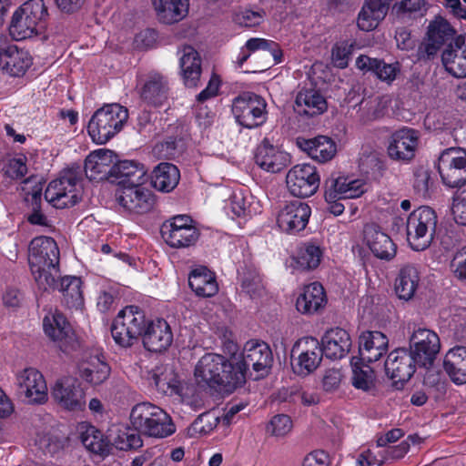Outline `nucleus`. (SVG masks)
<instances>
[{
	"instance_id": "f257e3e1",
	"label": "nucleus",
	"mask_w": 466,
	"mask_h": 466,
	"mask_svg": "<svg viewBox=\"0 0 466 466\" xmlns=\"http://www.w3.org/2000/svg\"><path fill=\"white\" fill-rule=\"evenodd\" d=\"M194 376L199 386L233 392L244 384L239 368H236L233 353L227 358L218 353H206L197 362Z\"/></svg>"
},
{
	"instance_id": "f03ea898",
	"label": "nucleus",
	"mask_w": 466,
	"mask_h": 466,
	"mask_svg": "<svg viewBox=\"0 0 466 466\" xmlns=\"http://www.w3.org/2000/svg\"><path fill=\"white\" fill-rule=\"evenodd\" d=\"M60 253L56 242L50 237L33 238L28 247V263L39 289L47 291L60 278Z\"/></svg>"
},
{
	"instance_id": "7ed1b4c3",
	"label": "nucleus",
	"mask_w": 466,
	"mask_h": 466,
	"mask_svg": "<svg viewBox=\"0 0 466 466\" xmlns=\"http://www.w3.org/2000/svg\"><path fill=\"white\" fill-rule=\"evenodd\" d=\"M47 16L44 0H28L13 14L10 35L16 41L41 35L46 29Z\"/></svg>"
},
{
	"instance_id": "20e7f679",
	"label": "nucleus",
	"mask_w": 466,
	"mask_h": 466,
	"mask_svg": "<svg viewBox=\"0 0 466 466\" xmlns=\"http://www.w3.org/2000/svg\"><path fill=\"white\" fill-rule=\"evenodd\" d=\"M133 429L147 437L166 438L173 434L176 427L170 416L149 402L135 405L130 412Z\"/></svg>"
},
{
	"instance_id": "39448f33",
	"label": "nucleus",
	"mask_w": 466,
	"mask_h": 466,
	"mask_svg": "<svg viewBox=\"0 0 466 466\" xmlns=\"http://www.w3.org/2000/svg\"><path fill=\"white\" fill-rule=\"evenodd\" d=\"M128 118L127 109L119 104H109L97 109L88 122L87 132L92 140L106 144L124 127Z\"/></svg>"
},
{
	"instance_id": "423d86ee",
	"label": "nucleus",
	"mask_w": 466,
	"mask_h": 466,
	"mask_svg": "<svg viewBox=\"0 0 466 466\" xmlns=\"http://www.w3.org/2000/svg\"><path fill=\"white\" fill-rule=\"evenodd\" d=\"M81 178L79 167L65 169L60 177L51 181L46 191L45 198L56 208L75 206L80 199L77 185Z\"/></svg>"
},
{
	"instance_id": "0eeeda50",
	"label": "nucleus",
	"mask_w": 466,
	"mask_h": 466,
	"mask_svg": "<svg viewBox=\"0 0 466 466\" xmlns=\"http://www.w3.org/2000/svg\"><path fill=\"white\" fill-rule=\"evenodd\" d=\"M437 225L435 211L430 207H420L412 211L406 223L407 239L414 250H424L431 243Z\"/></svg>"
},
{
	"instance_id": "6e6552de",
	"label": "nucleus",
	"mask_w": 466,
	"mask_h": 466,
	"mask_svg": "<svg viewBox=\"0 0 466 466\" xmlns=\"http://www.w3.org/2000/svg\"><path fill=\"white\" fill-rule=\"evenodd\" d=\"M236 368H239L246 381L249 367L257 373L255 379L268 375L273 364V354L269 346L264 341L248 340L240 354L233 353Z\"/></svg>"
},
{
	"instance_id": "1a4fd4ad",
	"label": "nucleus",
	"mask_w": 466,
	"mask_h": 466,
	"mask_svg": "<svg viewBox=\"0 0 466 466\" xmlns=\"http://www.w3.org/2000/svg\"><path fill=\"white\" fill-rule=\"evenodd\" d=\"M144 329V312L137 306H128L120 310L114 319L111 334L116 344L127 348L142 335Z\"/></svg>"
},
{
	"instance_id": "9d476101",
	"label": "nucleus",
	"mask_w": 466,
	"mask_h": 466,
	"mask_svg": "<svg viewBox=\"0 0 466 466\" xmlns=\"http://www.w3.org/2000/svg\"><path fill=\"white\" fill-rule=\"evenodd\" d=\"M144 329V312L137 306H128L120 310L114 319L111 334L116 344L127 348L142 335Z\"/></svg>"
},
{
	"instance_id": "9b49d317",
	"label": "nucleus",
	"mask_w": 466,
	"mask_h": 466,
	"mask_svg": "<svg viewBox=\"0 0 466 466\" xmlns=\"http://www.w3.org/2000/svg\"><path fill=\"white\" fill-rule=\"evenodd\" d=\"M43 328L46 335L66 355L72 356L80 350V341L62 313L56 311L46 316Z\"/></svg>"
},
{
	"instance_id": "f8f14e48",
	"label": "nucleus",
	"mask_w": 466,
	"mask_h": 466,
	"mask_svg": "<svg viewBox=\"0 0 466 466\" xmlns=\"http://www.w3.org/2000/svg\"><path fill=\"white\" fill-rule=\"evenodd\" d=\"M266 107L267 103L262 96L245 92L234 99L232 113L240 126L251 129L266 122Z\"/></svg>"
},
{
	"instance_id": "ddd939ff",
	"label": "nucleus",
	"mask_w": 466,
	"mask_h": 466,
	"mask_svg": "<svg viewBox=\"0 0 466 466\" xmlns=\"http://www.w3.org/2000/svg\"><path fill=\"white\" fill-rule=\"evenodd\" d=\"M409 342V351L417 361V365L430 370L441 349L440 338L437 333L414 325Z\"/></svg>"
},
{
	"instance_id": "4468645a",
	"label": "nucleus",
	"mask_w": 466,
	"mask_h": 466,
	"mask_svg": "<svg viewBox=\"0 0 466 466\" xmlns=\"http://www.w3.org/2000/svg\"><path fill=\"white\" fill-rule=\"evenodd\" d=\"M438 172L443 184L449 187H461L466 183V151L450 147L438 158Z\"/></svg>"
},
{
	"instance_id": "2eb2a0df",
	"label": "nucleus",
	"mask_w": 466,
	"mask_h": 466,
	"mask_svg": "<svg viewBox=\"0 0 466 466\" xmlns=\"http://www.w3.org/2000/svg\"><path fill=\"white\" fill-rule=\"evenodd\" d=\"M160 232L166 243L176 248L190 247L199 237L192 218L187 215L175 216L166 220L161 226Z\"/></svg>"
},
{
	"instance_id": "dca6fc26",
	"label": "nucleus",
	"mask_w": 466,
	"mask_h": 466,
	"mask_svg": "<svg viewBox=\"0 0 466 466\" xmlns=\"http://www.w3.org/2000/svg\"><path fill=\"white\" fill-rule=\"evenodd\" d=\"M286 183L291 195L305 198L317 192L320 183V177L316 167L312 165H296L288 172Z\"/></svg>"
},
{
	"instance_id": "f3484780",
	"label": "nucleus",
	"mask_w": 466,
	"mask_h": 466,
	"mask_svg": "<svg viewBox=\"0 0 466 466\" xmlns=\"http://www.w3.org/2000/svg\"><path fill=\"white\" fill-rule=\"evenodd\" d=\"M427 37L419 47L420 57L430 59L441 47L457 36L456 30L443 17L436 16L427 27Z\"/></svg>"
},
{
	"instance_id": "a211bd4d",
	"label": "nucleus",
	"mask_w": 466,
	"mask_h": 466,
	"mask_svg": "<svg viewBox=\"0 0 466 466\" xmlns=\"http://www.w3.org/2000/svg\"><path fill=\"white\" fill-rule=\"evenodd\" d=\"M54 400L68 410H83L86 407V393L77 379L63 377L58 379L51 390Z\"/></svg>"
},
{
	"instance_id": "6ab92c4d",
	"label": "nucleus",
	"mask_w": 466,
	"mask_h": 466,
	"mask_svg": "<svg viewBox=\"0 0 466 466\" xmlns=\"http://www.w3.org/2000/svg\"><path fill=\"white\" fill-rule=\"evenodd\" d=\"M291 354L292 356L298 355L297 362L293 365L295 373L303 376L315 370L324 355L320 343L313 337H304L299 339L294 344Z\"/></svg>"
},
{
	"instance_id": "aec40b11",
	"label": "nucleus",
	"mask_w": 466,
	"mask_h": 466,
	"mask_svg": "<svg viewBox=\"0 0 466 466\" xmlns=\"http://www.w3.org/2000/svg\"><path fill=\"white\" fill-rule=\"evenodd\" d=\"M116 198L125 210L135 214L151 211L156 203L153 192L142 185L119 187Z\"/></svg>"
},
{
	"instance_id": "412c9836",
	"label": "nucleus",
	"mask_w": 466,
	"mask_h": 466,
	"mask_svg": "<svg viewBox=\"0 0 466 466\" xmlns=\"http://www.w3.org/2000/svg\"><path fill=\"white\" fill-rule=\"evenodd\" d=\"M18 393L28 403H44L47 400V386L44 376L35 369H25L16 376Z\"/></svg>"
},
{
	"instance_id": "4be33fe9",
	"label": "nucleus",
	"mask_w": 466,
	"mask_h": 466,
	"mask_svg": "<svg viewBox=\"0 0 466 466\" xmlns=\"http://www.w3.org/2000/svg\"><path fill=\"white\" fill-rule=\"evenodd\" d=\"M417 361L407 349H396L391 351L385 361L387 376L394 381L403 384L416 370Z\"/></svg>"
},
{
	"instance_id": "5701e85b",
	"label": "nucleus",
	"mask_w": 466,
	"mask_h": 466,
	"mask_svg": "<svg viewBox=\"0 0 466 466\" xmlns=\"http://www.w3.org/2000/svg\"><path fill=\"white\" fill-rule=\"evenodd\" d=\"M310 214L311 209L307 203L294 200L280 209L278 215V225L288 233H297L306 228Z\"/></svg>"
},
{
	"instance_id": "b1692460",
	"label": "nucleus",
	"mask_w": 466,
	"mask_h": 466,
	"mask_svg": "<svg viewBox=\"0 0 466 466\" xmlns=\"http://www.w3.org/2000/svg\"><path fill=\"white\" fill-rule=\"evenodd\" d=\"M417 131L403 127L392 133L387 147L389 157L393 160H410L418 146Z\"/></svg>"
},
{
	"instance_id": "393cba45",
	"label": "nucleus",
	"mask_w": 466,
	"mask_h": 466,
	"mask_svg": "<svg viewBox=\"0 0 466 466\" xmlns=\"http://www.w3.org/2000/svg\"><path fill=\"white\" fill-rule=\"evenodd\" d=\"M143 344L149 351H162L172 343L173 334L167 322L163 319H157L147 322L142 333Z\"/></svg>"
},
{
	"instance_id": "a878e982",
	"label": "nucleus",
	"mask_w": 466,
	"mask_h": 466,
	"mask_svg": "<svg viewBox=\"0 0 466 466\" xmlns=\"http://www.w3.org/2000/svg\"><path fill=\"white\" fill-rule=\"evenodd\" d=\"M445 69L457 78L466 77V34L459 35L441 55Z\"/></svg>"
},
{
	"instance_id": "bb28decb",
	"label": "nucleus",
	"mask_w": 466,
	"mask_h": 466,
	"mask_svg": "<svg viewBox=\"0 0 466 466\" xmlns=\"http://www.w3.org/2000/svg\"><path fill=\"white\" fill-rule=\"evenodd\" d=\"M114 152L109 149H99L90 153L85 161V172L89 180L100 181L113 177L115 167Z\"/></svg>"
},
{
	"instance_id": "cd10ccee",
	"label": "nucleus",
	"mask_w": 466,
	"mask_h": 466,
	"mask_svg": "<svg viewBox=\"0 0 466 466\" xmlns=\"http://www.w3.org/2000/svg\"><path fill=\"white\" fill-rule=\"evenodd\" d=\"M289 161V154L274 147L268 139H264L256 149L255 162L268 172H280Z\"/></svg>"
},
{
	"instance_id": "c85d7f7f",
	"label": "nucleus",
	"mask_w": 466,
	"mask_h": 466,
	"mask_svg": "<svg viewBox=\"0 0 466 466\" xmlns=\"http://www.w3.org/2000/svg\"><path fill=\"white\" fill-rule=\"evenodd\" d=\"M320 347L328 359L340 360L349 353L351 348V339L343 329H330L321 338Z\"/></svg>"
},
{
	"instance_id": "c756f323",
	"label": "nucleus",
	"mask_w": 466,
	"mask_h": 466,
	"mask_svg": "<svg viewBox=\"0 0 466 466\" xmlns=\"http://www.w3.org/2000/svg\"><path fill=\"white\" fill-rule=\"evenodd\" d=\"M169 94L168 81L158 72H150L141 87L140 96L143 101L154 106L164 105Z\"/></svg>"
},
{
	"instance_id": "7c9ffc66",
	"label": "nucleus",
	"mask_w": 466,
	"mask_h": 466,
	"mask_svg": "<svg viewBox=\"0 0 466 466\" xmlns=\"http://www.w3.org/2000/svg\"><path fill=\"white\" fill-rule=\"evenodd\" d=\"M388 338L380 331H365L359 339L361 361L369 363L379 360L388 350Z\"/></svg>"
},
{
	"instance_id": "2f4dec72",
	"label": "nucleus",
	"mask_w": 466,
	"mask_h": 466,
	"mask_svg": "<svg viewBox=\"0 0 466 466\" xmlns=\"http://www.w3.org/2000/svg\"><path fill=\"white\" fill-rule=\"evenodd\" d=\"M325 199L355 198L364 193V184L358 179H349L344 177L331 175L324 184Z\"/></svg>"
},
{
	"instance_id": "473e14b6",
	"label": "nucleus",
	"mask_w": 466,
	"mask_h": 466,
	"mask_svg": "<svg viewBox=\"0 0 466 466\" xmlns=\"http://www.w3.org/2000/svg\"><path fill=\"white\" fill-rule=\"evenodd\" d=\"M365 240L375 257L390 260L396 255L397 247L391 238L377 225H368L364 228Z\"/></svg>"
},
{
	"instance_id": "72a5a7b5",
	"label": "nucleus",
	"mask_w": 466,
	"mask_h": 466,
	"mask_svg": "<svg viewBox=\"0 0 466 466\" xmlns=\"http://www.w3.org/2000/svg\"><path fill=\"white\" fill-rule=\"evenodd\" d=\"M296 144L312 159L320 163L329 161L337 152L335 142L326 136H318L312 138L298 137Z\"/></svg>"
},
{
	"instance_id": "f704fd0d",
	"label": "nucleus",
	"mask_w": 466,
	"mask_h": 466,
	"mask_svg": "<svg viewBox=\"0 0 466 466\" xmlns=\"http://www.w3.org/2000/svg\"><path fill=\"white\" fill-rule=\"evenodd\" d=\"M356 66L361 71L374 74L378 79L389 85L396 80L401 71L399 62L387 64L384 60L371 58L365 55H360L356 59Z\"/></svg>"
},
{
	"instance_id": "c9c22d12",
	"label": "nucleus",
	"mask_w": 466,
	"mask_h": 466,
	"mask_svg": "<svg viewBox=\"0 0 466 466\" xmlns=\"http://www.w3.org/2000/svg\"><path fill=\"white\" fill-rule=\"evenodd\" d=\"M293 108L300 116L313 117L326 111L327 101L315 89H301L296 96Z\"/></svg>"
},
{
	"instance_id": "e433bc0d",
	"label": "nucleus",
	"mask_w": 466,
	"mask_h": 466,
	"mask_svg": "<svg viewBox=\"0 0 466 466\" xmlns=\"http://www.w3.org/2000/svg\"><path fill=\"white\" fill-rule=\"evenodd\" d=\"M32 65L28 51L12 46L0 57V69L12 76H22Z\"/></svg>"
},
{
	"instance_id": "4c0bfd02",
	"label": "nucleus",
	"mask_w": 466,
	"mask_h": 466,
	"mask_svg": "<svg viewBox=\"0 0 466 466\" xmlns=\"http://www.w3.org/2000/svg\"><path fill=\"white\" fill-rule=\"evenodd\" d=\"M78 438L86 450L94 454L106 456L111 450L110 441L95 426L82 422L77 427Z\"/></svg>"
},
{
	"instance_id": "58836bf2",
	"label": "nucleus",
	"mask_w": 466,
	"mask_h": 466,
	"mask_svg": "<svg viewBox=\"0 0 466 466\" xmlns=\"http://www.w3.org/2000/svg\"><path fill=\"white\" fill-rule=\"evenodd\" d=\"M145 167L136 161L124 160L115 164L113 177L119 187L143 185L146 181Z\"/></svg>"
},
{
	"instance_id": "ea45409f",
	"label": "nucleus",
	"mask_w": 466,
	"mask_h": 466,
	"mask_svg": "<svg viewBox=\"0 0 466 466\" xmlns=\"http://www.w3.org/2000/svg\"><path fill=\"white\" fill-rule=\"evenodd\" d=\"M327 297L324 288L318 282L306 286L296 301L297 309L302 314L311 315L325 307Z\"/></svg>"
},
{
	"instance_id": "a19ab883",
	"label": "nucleus",
	"mask_w": 466,
	"mask_h": 466,
	"mask_svg": "<svg viewBox=\"0 0 466 466\" xmlns=\"http://www.w3.org/2000/svg\"><path fill=\"white\" fill-rule=\"evenodd\" d=\"M201 57L192 46H185L179 66L183 83L187 87H197L200 81L202 67Z\"/></svg>"
},
{
	"instance_id": "79ce46f5",
	"label": "nucleus",
	"mask_w": 466,
	"mask_h": 466,
	"mask_svg": "<svg viewBox=\"0 0 466 466\" xmlns=\"http://www.w3.org/2000/svg\"><path fill=\"white\" fill-rule=\"evenodd\" d=\"M443 368L452 382L457 385L466 383V347L451 349L445 355Z\"/></svg>"
},
{
	"instance_id": "37998d69",
	"label": "nucleus",
	"mask_w": 466,
	"mask_h": 466,
	"mask_svg": "<svg viewBox=\"0 0 466 466\" xmlns=\"http://www.w3.org/2000/svg\"><path fill=\"white\" fill-rule=\"evenodd\" d=\"M188 285L197 296L210 298L218 291V286L213 272L206 267L193 269L188 276Z\"/></svg>"
},
{
	"instance_id": "c03bdc74",
	"label": "nucleus",
	"mask_w": 466,
	"mask_h": 466,
	"mask_svg": "<svg viewBox=\"0 0 466 466\" xmlns=\"http://www.w3.org/2000/svg\"><path fill=\"white\" fill-rule=\"evenodd\" d=\"M158 19L165 24L182 20L188 11V0H152Z\"/></svg>"
},
{
	"instance_id": "a18cd8bd",
	"label": "nucleus",
	"mask_w": 466,
	"mask_h": 466,
	"mask_svg": "<svg viewBox=\"0 0 466 466\" xmlns=\"http://www.w3.org/2000/svg\"><path fill=\"white\" fill-rule=\"evenodd\" d=\"M56 279V285L50 289H58L63 295V300L68 308H78L83 303L82 281L79 278L74 276H66L58 280Z\"/></svg>"
},
{
	"instance_id": "49530a36",
	"label": "nucleus",
	"mask_w": 466,
	"mask_h": 466,
	"mask_svg": "<svg viewBox=\"0 0 466 466\" xmlns=\"http://www.w3.org/2000/svg\"><path fill=\"white\" fill-rule=\"evenodd\" d=\"M420 275L417 268L413 265L402 267L395 280V291L398 297L404 300L411 299L418 288Z\"/></svg>"
},
{
	"instance_id": "de8ad7c7",
	"label": "nucleus",
	"mask_w": 466,
	"mask_h": 466,
	"mask_svg": "<svg viewBox=\"0 0 466 466\" xmlns=\"http://www.w3.org/2000/svg\"><path fill=\"white\" fill-rule=\"evenodd\" d=\"M180 173L171 163H160L155 167L152 175L153 187L162 192L172 191L178 184Z\"/></svg>"
},
{
	"instance_id": "09e8293b",
	"label": "nucleus",
	"mask_w": 466,
	"mask_h": 466,
	"mask_svg": "<svg viewBox=\"0 0 466 466\" xmlns=\"http://www.w3.org/2000/svg\"><path fill=\"white\" fill-rule=\"evenodd\" d=\"M80 376L86 381L99 385L107 380L110 374V367L98 356H91L88 360L79 367Z\"/></svg>"
},
{
	"instance_id": "8fccbe9b",
	"label": "nucleus",
	"mask_w": 466,
	"mask_h": 466,
	"mask_svg": "<svg viewBox=\"0 0 466 466\" xmlns=\"http://www.w3.org/2000/svg\"><path fill=\"white\" fill-rule=\"evenodd\" d=\"M245 47L250 52L258 50L265 52L266 61L260 69L261 71L281 61L282 52L279 45L274 41L263 38H250L247 41Z\"/></svg>"
},
{
	"instance_id": "3c124183",
	"label": "nucleus",
	"mask_w": 466,
	"mask_h": 466,
	"mask_svg": "<svg viewBox=\"0 0 466 466\" xmlns=\"http://www.w3.org/2000/svg\"><path fill=\"white\" fill-rule=\"evenodd\" d=\"M360 167L374 179L380 180L387 169L385 157L378 151L365 149L360 157Z\"/></svg>"
},
{
	"instance_id": "603ef678",
	"label": "nucleus",
	"mask_w": 466,
	"mask_h": 466,
	"mask_svg": "<svg viewBox=\"0 0 466 466\" xmlns=\"http://www.w3.org/2000/svg\"><path fill=\"white\" fill-rule=\"evenodd\" d=\"M241 290L251 299L263 295L265 288L257 268L252 266L244 267L239 272Z\"/></svg>"
},
{
	"instance_id": "864d4df0",
	"label": "nucleus",
	"mask_w": 466,
	"mask_h": 466,
	"mask_svg": "<svg viewBox=\"0 0 466 466\" xmlns=\"http://www.w3.org/2000/svg\"><path fill=\"white\" fill-rule=\"evenodd\" d=\"M386 15L383 6L380 8V6L366 0L358 15V27L362 31H371L378 26Z\"/></svg>"
},
{
	"instance_id": "5fc2aeb1",
	"label": "nucleus",
	"mask_w": 466,
	"mask_h": 466,
	"mask_svg": "<svg viewBox=\"0 0 466 466\" xmlns=\"http://www.w3.org/2000/svg\"><path fill=\"white\" fill-rule=\"evenodd\" d=\"M352 384L355 388L362 390H370L375 385L373 370L369 365H363L361 360L353 357L351 359Z\"/></svg>"
},
{
	"instance_id": "6e6d98bb",
	"label": "nucleus",
	"mask_w": 466,
	"mask_h": 466,
	"mask_svg": "<svg viewBox=\"0 0 466 466\" xmlns=\"http://www.w3.org/2000/svg\"><path fill=\"white\" fill-rule=\"evenodd\" d=\"M152 380L157 387V389L165 394L168 395H180L181 394V386L179 380L177 379L175 374L170 370L167 372L159 371L157 370L152 375Z\"/></svg>"
},
{
	"instance_id": "4d7b16f0",
	"label": "nucleus",
	"mask_w": 466,
	"mask_h": 466,
	"mask_svg": "<svg viewBox=\"0 0 466 466\" xmlns=\"http://www.w3.org/2000/svg\"><path fill=\"white\" fill-rule=\"evenodd\" d=\"M322 251L319 246L308 244L298 258V264L303 269H313L317 268L321 260Z\"/></svg>"
},
{
	"instance_id": "13d9d810",
	"label": "nucleus",
	"mask_w": 466,
	"mask_h": 466,
	"mask_svg": "<svg viewBox=\"0 0 466 466\" xmlns=\"http://www.w3.org/2000/svg\"><path fill=\"white\" fill-rule=\"evenodd\" d=\"M293 424L286 414L275 415L267 425V432L275 437H283L289 433Z\"/></svg>"
},
{
	"instance_id": "bf43d9fd",
	"label": "nucleus",
	"mask_w": 466,
	"mask_h": 466,
	"mask_svg": "<svg viewBox=\"0 0 466 466\" xmlns=\"http://www.w3.org/2000/svg\"><path fill=\"white\" fill-rule=\"evenodd\" d=\"M450 267L453 277L466 283V246L454 253Z\"/></svg>"
},
{
	"instance_id": "052dcab7",
	"label": "nucleus",
	"mask_w": 466,
	"mask_h": 466,
	"mask_svg": "<svg viewBox=\"0 0 466 466\" xmlns=\"http://www.w3.org/2000/svg\"><path fill=\"white\" fill-rule=\"evenodd\" d=\"M263 20V13L252 10H242L235 14L234 21L245 27L258 25Z\"/></svg>"
},
{
	"instance_id": "680f3d73",
	"label": "nucleus",
	"mask_w": 466,
	"mask_h": 466,
	"mask_svg": "<svg viewBox=\"0 0 466 466\" xmlns=\"http://www.w3.org/2000/svg\"><path fill=\"white\" fill-rule=\"evenodd\" d=\"M451 214L458 225L466 226V191L453 198Z\"/></svg>"
},
{
	"instance_id": "e2e57ef3",
	"label": "nucleus",
	"mask_w": 466,
	"mask_h": 466,
	"mask_svg": "<svg viewBox=\"0 0 466 466\" xmlns=\"http://www.w3.org/2000/svg\"><path fill=\"white\" fill-rule=\"evenodd\" d=\"M25 160V157L10 159L5 168V175L13 179L24 177L27 173Z\"/></svg>"
},
{
	"instance_id": "0e129e2a",
	"label": "nucleus",
	"mask_w": 466,
	"mask_h": 466,
	"mask_svg": "<svg viewBox=\"0 0 466 466\" xmlns=\"http://www.w3.org/2000/svg\"><path fill=\"white\" fill-rule=\"evenodd\" d=\"M342 375L339 370L330 369L326 370L322 378V388L327 392L336 390L341 382Z\"/></svg>"
},
{
	"instance_id": "69168bd1",
	"label": "nucleus",
	"mask_w": 466,
	"mask_h": 466,
	"mask_svg": "<svg viewBox=\"0 0 466 466\" xmlns=\"http://www.w3.org/2000/svg\"><path fill=\"white\" fill-rule=\"evenodd\" d=\"M232 212L238 217H246L249 214L248 204L242 194H234L230 198Z\"/></svg>"
},
{
	"instance_id": "338daca9",
	"label": "nucleus",
	"mask_w": 466,
	"mask_h": 466,
	"mask_svg": "<svg viewBox=\"0 0 466 466\" xmlns=\"http://www.w3.org/2000/svg\"><path fill=\"white\" fill-rule=\"evenodd\" d=\"M140 434L138 431L137 432H126L122 436H119V439L121 440L120 443V449L121 450H128V449H137L140 448L143 444L142 439L140 437Z\"/></svg>"
},
{
	"instance_id": "774afa93",
	"label": "nucleus",
	"mask_w": 466,
	"mask_h": 466,
	"mask_svg": "<svg viewBox=\"0 0 466 466\" xmlns=\"http://www.w3.org/2000/svg\"><path fill=\"white\" fill-rule=\"evenodd\" d=\"M328 454L323 451H315L309 453L304 461L303 466H328Z\"/></svg>"
}]
</instances>
